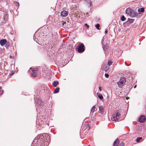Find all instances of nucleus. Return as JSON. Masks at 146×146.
Returning <instances> with one entry per match:
<instances>
[{"instance_id": "1", "label": "nucleus", "mask_w": 146, "mask_h": 146, "mask_svg": "<svg viewBox=\"0 0 146 146\" xmlns=\"http://www.w3.org/2000/svg\"><path fill=\"white\" fill-rule=\"evenodd\" d=\"M46 138V133H43L40 134L37 136L33 141L34 142H35L38 139V140L37 142H40L41 146H45V139Z\"/></svg>"}, {"instance_id": "41", "label": "nucleus", "mask_w": 146, "mask_h": 146, "mask_svg": "<svg viewBox=\"0 0 146 146\" xmlns=\"http://www.w3.org/2000/svg\"><path fill=\"white\" fill-rule=\"evenodd\" d=\"M129 98V97H126V99L127 100Z\"/></svg>"}, {"instance_id": "42", "label": "nucleus", "mask_w": 146, "mask_h": 146, "mask_svg": "<svg viewBox=\"0 0 146 146\" xmlns=\"http://www.w3.org/2000/svg\"><path fill=\"white\" fill-rule=\"evenodd\" d=\"M125 65H126V66H128V65H127V64H126V63H125Z\"/></svg>"}, {"instance_id": "11", "label": "nucleus", "mask_w": 146, "mask_h": 146, "mask_svg": "<svg viewBox=\"0 0 146 146\" xmlns=\"http://www.w3.org/2000/svg\"><path fill=\"white\" fill-rule=\"evenodd\" d=\"M119 143V140L118 139H117L113 143V146H117Z\"/></svg>"}, {"instance_id": "12", "label": "nucleus", "mask_w": 146, "mask_h": 146, "mask_svg": "<svg viewBox=\"0 0 146 146\" xmlns=\"http://www.w3.org/2000/svg\"><path fill=\"white\" fill-rule=\"evenodd\" d=\"M58 84V81H54L52 83V85L54 87H56L57 84Z\"/></svg>"}, {"instance_id": "27", "label": "nucleus", "mask_w": 146, "mask_h": 146, "mask_svg": "<svg viewBox=\"0 0 146 146\" xmlns=\"http://www.w3.org/2000/svg\"><path fill=\"white\" fill-rule=\"evenodd\" d=\"M43 42H42L43 44H42V43H41L40 44L43 46H44L46 44V42L45 41H44V40Z\"/></svg>"}, {"instance_id": "38", "label": "nucleus", "mask_w": 146, "mask_h": 146, "mask_svg": "<svg viewBox=\"0 0 146 146\" xmlns=\"http://www.w3.org/2000/svg\"><path fill=\"white\" fill-rule=\"evenodd\" d=\"M45 87L44 86L43 87H42V89L44 90L45 91Z\"/></svg>"}, {"instance_id": "22", "label": "nucleus", "mask_w": 146, "mask_h": 146, "mask_svg": "<svg viewBox=\"0 0 146 146\" xmlns=\"http://www.w3.org/2000/svg\"><path fill=\"white\" fill-rule=\"evenodd\" d=\"M7 17L8 16L7 15H4L3 16L4 20L5 21L7 20Z\"/></svg>"}, {"instance_id": "28", "label": "nucleus", "mask_w": 146, "mask_h": 146, "mask_svg": "<svg viewBox=\"0 0 146 146\" xmlns=\"http://www.w3.org/2000/svg\"><path fill=\"white\" fill-rule=\"evenodd\" d=\"M124 145V143L123 142H121L119 146H123Z\"/></svg>"}, {"instance_id": "14", "label": "nucleus", "mask_w": 146, "mask_h": 146, "mask_svg": "<svg viewBox=\"0 0 146 146\" xmlns=\"http://www.w3.org/2000/svg\"><path fill=\"white\" fill-rule=\"evenodd\" d=\"M97 94L98 98L100 100H102L103 98V97L101 94H99L98 93H97Z\"/></svg>"}, {"instance_id": "26", "label": "nucleus", "mask_w": 146, "mask_h": 146, "mask_svg": "<svg viewBox=\"0 0 146 146\" xmlns=\"http://www.w3.org/2000/svg\"><path fill=\"white\" fill-rule=\"evenodd\" d=\"M14 3L17 6H19V3L17 1H15L14 2Z\"/></svg>"}, {"instance_id": "45", "label": "nucleus", "mask_w": 146, "mask_h": 146, "mask_svg": "<svg viewBox=\"0 0 146 146\" xmlns=\"http://www.w3.org/2000/svg\"><path fill=\"white\" fill-rule=\"evenodd\" d=\"M34 37H35V38H36L35 35L34 36Z\"/></svg>"}, {"instance_id": "16", "label": "nucleus", "mask_w": 146, "mask_h": 146, "mask_svg": "<svg viewBox=\"0 0 146 146\" xmlns=\"http://www.w3.org/2000/svg\"><path fill=\"white\" fill-rule=\"evenodd\" d=\"M86 4L88 6H91V3L90 0H87Z\"/></svg>"}, {"instance_id": "25", "label": "nucleus", "mask_w": 146, "mask_h": 146, "mask_svg": "<svg viewBox=\"0 0 146 146\" xmlns=\"http://www.w3.org/2000/svg\"><path fill=\"white\" fill-rule=\"evenodd\" d=\"M100 25L99 24H97L95 25L96 27L98 30L100 29Z\"/></svg>"}, {"instance_id": "2", "label": "nucleus", "mask_w": 146, "mask_h": 146, "mask_svg": "<svg viewBox=\"0 0 146 146\" xmlns=\"http://www.w3.org/2000/svg\"><path fill=\"white\" fill-rule=\"evenodd\" d=\"M126 13L129 15L130 17L132 18L137 17L139 14L135 11L129 7L126 9L125 11Z\"/></svg>"}, {"instance_id": "17", "label": "nucleus", "mask_w": 146, "mask_h": 146, "mask_svg": "<svg viewBox=\"0 0 146 146\" xmlns=\"http://www.w3.org/2000/svg\"><path fill=\"white\" fill-rule=\"evenodd\" d=\"M42 77H45V76L46 75V73L45 72V70H42Z\"/></svg>"}, {"instance_id": "19", "label": "nucleus", "mask_w": 146, "mask_h": 146, "mask_svg": "<svg viewBox=\"0 0 146 146\" xmlns=\"http://www.w3.org/2000/svg\"><path fill=\"white\" fill-rule=\"evenodd\" d=\"M142 139V137H138L137 138L136 141L137 142H139L140 140Z\"/></svg>"}, {"instance_id": "44", "label": "nucleus", "mask_w": 146, "mask_h": 146, "mask_svg": "<svg viewBox=\"0 0 146 146\" xmlns=\"http://www.w3.org/2000/svg\"><path fill=\"white\" fill-rule=\"evenodd\" d=\"M46 90H48V89H47V88H46Z\"/></svg>"}, {"instance_id": "48", "label": "nucleus", "mask_w": 146, "mask_h": 146, "mask_svg": "<svg viewBox=\"0 0 146 146\" xmlns=\"http://www.w3.org/2000/svg\"><path fill=\"white\" fill-rule=\"evenodd\" d=\"M103 49L104 50V47H103Z\"/></svg>"}, {"instance_id": "36", "label": "nucleus", "mask_w": 146, "mask_h": 146, "mask_svg": "<svg viewBox=\"0 0 146 146\" xmlns=\"http://www.w3.org/2000/svg\"><path fill=\"white\" fill-rule=\"evenodd\" d=\"M105 34H106L107 33H108V30L107 29H106L105 31Z\"/></svg>"}, {"instance_id": "37", "label": "nucleus", "mask_w": 146, "mask_h": 146, "mask_svg": "<svg viewBox=\"0 0 146 146\" xmlns=\"http://www.w3.org/2000/svg\"><path fill=\"white\" fill-rule=\"evenodd\" d=\"M9 44H7L5 46L7 47V48H8L9 47Z\"/></svg>"}, {"instance_id": "20", "label": "nucleus", "mask_w": 146, "mask_h": 146, "mask_svg": "<svg viewBox=\"0 0 146 146\" xmlns=\"http://www.w3.org/2000/svg\"><path fill=\"white\" fill-rule=\"evenodd\" d=\"M126 19V18L124 16V15H123L121 16V20L122 21H124Z\"/></svg>"}, {"instance_id": "43", "label": "nucleus", "mask_w": 146, "mask_h": 146, "mask_svg": "<svg viewBox=\"0 0 146 146\" xmlns=\"http://www.w3.org/2000/svg\"><path fill=\"white\" fill-rule=\"evenodd\" d=\"M136 87V86H135L134 87V88H135Z\"/></svg>"}, {"instance_id": "24", "label": "nucleus", "mask_w": 146, "mask_h": 146, "mask_svg": "<svg viewBox=\"0 0 146 146\" xmlns=\"http://www.w3.org/2000/svg\"><path fill=\"white\" fill-rule=\"evenodd\" d=\"M47 139L48 138V140H47V141H48V145L49 144V142H50V136L47 134Z\"/></svg>"}, {"instance_id": "6", "label": "nucleus", "mask_w": 146, "mask_h": 146, "mask_svg": "<svg viewBox=\"0 0 146 146\" xmlns=\"http://www.w3.org/2000/svg\"><path fill=\"white\" fill-rule=\"evenodd\" d=\"M31 70L32 71L31 73V76L33 77H36L37 75L36 70H35L34 69L33 70L31 68H30V70H29L30 72H31Z\"/></svg>"}, {"instance_id": "47", "label": "nucleus", "mask_w": 146, "mask_h": 146, "mask_svg": "<svg viewBox=\"0 0 146 146\" xmlns=\"http://www.w3.org/2000/svg\"><path fill=\"white\" fill-rule=\"evenodd\" d=\"M34 39L35 40H35L34 39Z\"/></svg>"}, {"instance_id": "32", "label": "nucleus", "mask_w": 146, "mask_h": 146, "mask_svg": "<svg viewBox=\"0 0 146 146\" xmlns=\"http://www.w3.org/2000/svg\"><path fill=\"white\" fill-rule=\"evenodd\" d=\"M62 24L63 26H66V22H64V21H62Z\"/></svg>"}, {"instance_id": "10", "label": "nucleus", "mask_w": 146, "mask_h": 146, "mask_svg": "<svg viewBox=\"0 0 146 146\" xmlns=\"http://www.w3.org/2000/svg\"><path fill=\"white\" fill-rule=\"evenodd\" d=\"M135 20L133 19H131L129 18L128 19L127 21L126 22V23H129L130 24H131L133 23Z\"/></svg>"}, {"instance_id": "13", "label": "nucleus", "mask_w": 146, "mask_h": 146, "mask_svg": "<svg viewBox=\"0 0 146 146\" xmlns=\"http://www.w3.org/2000/svg\"><path fill=\"white\" fill-rule=\"evenodd\" d=\"M99 110L101 111V113L103 114L104 113V111L103 109V107L102 106H100L99 107Z\"/></svg>"}, {"instance_id": "23", "label": "nucleus", "mask_w": 146, "mask_h": 146, "mask_svg": "<svg viewBox=\"0 0 146 146\" xmlns=\"http://www.w3.org/2000/svg\"><path fill=\"white\" fill-rule=\"evenodd\" d=\"M95 106H94L92 108L91 110V112L92 113H93L95 111Z\"/></svg>"}, {"instance_id": "46", "label": "nucleus", "mask_w": 146, "mask_h": 146, "mask_svg": "<svg viewBox=\"0 0 146 146\" xmlns=\"http://www.w3.org/2000/svg\"><path fill=\"white\" fill-rule=\"evenodd\" d=\"M31 146H33V145H31Z\"/></svg>"}, {"instance_id": "49", "label": "nucleus", "mask_w": 146, "mask_h": 146, "mask_svg": "<svg viewBox=\"0 0 146 146\" xmlns=\"http://www.w3.org/2000/svg\"><path fill=\"white\" fill-rule=\"evenodd\" d=\"M46 146H47V144L46 143Z\"/></svg>"}, {"instance_id": "29", "label": "nucleus", "mask_w": 146, "mask_h": 146, "mask_svg": "<svg viewBox=\"0 0 146 146\" xmlns=\"http://www.w3.org/2000/svg\"><path fill=\"white\" fill-rule=\"evenodd\" d=\"M14 73V71L13 70L11 72V73H10L9 75V76H11V75H12Z\"/></svg>"}, {"instance_id": "33", "label": "nucleus", "mask_w": 146, "mask_h": 146, "mask_svg": "<svg viewBox=\"0 0 146 146\" xmlns=\"http://www.w3.org/2000/svg\"><path fill=\"white\" fill-rule=\"evenodd\" d=\"M105 77L106 78H108L109 76V75L108 74L106 73L105 74Z\"/></svg>"}, {"instance_id": "3", "label": "nucleus", "mask_w": 146, "mask_h": 146, "mask_svg": "<svg viewBox=\"0 0 146 146\" xmlns=\"http://www.w3.org/2000/svg\"><path fill=\"white\" fill-rule=\"evenodd\" d=\"M126 82V78H125L122 77L120 78L119 81L117 83L118 87L122 88Z\"/></svg>"}, {"instance_id": "21", "label": "nucleus", "mask_w": 146, "mask_h": 146, "mask_svg": "<svg viewBox=\"0 0 146 146\" xmlns=\"http://www.w3.org/2000/svg\"><path fill=\"white\" fill-rule=\"evenodd\" d=\"M59 88L58 87L56 88L54 91V93H58L59 90Z\"/></svg>"}, {"instance_id": "5", "label": "nucleus", "mask_w": 146, "mask_h": 146, "mask_svg": "<svg viewBox=\"0 0 146 146\" xmlns=\"http://www.w3.org/2000/svg\"><path fill=\"white\" fill-rule=\"evenodd\" d=\"M84 46L83 44H79L78 48V51L79 52L81 53L83 52L84 50Z\"/></svg>"}, {"instance_id": "4", "label": "nucleus", "mask_w": 146, "mask_h": 146, "mask_svg": "<svg viewBox=\"0 0 146 146\" xmlns=\"http://www.w3.org/2000/svg\"><path fill=\"white\" fill-rule=\"evenodd\" d=\"M120 116V115L119 112H116L112 115L111 119L113 121L118 120Z\"/></svg>"}, {"instance_id": "50", "label": "nucleus", "mask_w": 146, "mask_h": 146, "mask_svg": "<svg viewBox=\"0 0 146 146\" xmlns=\"http://www.w3.org/2000/svg\"><path fill=\"white\" fill-rule=\"evenodd\" d=\"M47 139L46 138V140Z\"/></svg>"}, {"instance_id": "40", "label": "nucleus", "mask_w": 146, "mask_h": 146, "mask_svg": "<svg viewBox=\"0 0 146 146\" xmlns=\"http://www.w3.org/2000/svg\"><path fill=\"white\" fill-rule=\"evenodd\" d=\"M10 57L11 58H13V56H12L11 55V56H10Z\"/></svg>"}, {"instance_id": "8", "label": "nucleus", "mask_w": 146, "mask_h": 146, "mask_svg": "<svg viewBox=\"0 0 146 146\" xmlns=\"http://www.w3.org/2000/svg\"><path fill=\"white\" fill-rule=\"evenodd\" d=\"M68 14V11H62L60 13V15L61 16L64 17H66Z\"/></svg>"}, {"instance_id": "34", "label": "nucleus", "mask_w": 146, "mask_h": 146, "mask_svg": "<svg viewBox=\"0 0 146 146\" xmlns=\"http://www.w3.org/2000/svg\"><path fill=\"white\" fill-rule=\"evenodd\" d=\"M85 25L87 27V28H88L89 27V26L87 24H85Z\"/></svg>"}, {"instance_id": "18", "label": "nucleus", "mask_w": 146, "mask_h": 146, "mask_svg": "<svg viewBox=\"0 0 146 146\" xmlns=\"http://www.w3.org/2000/svg\"><path fill=\"white\" fill-rule=\"evenodd\" d=\"M144 9L143 8H139L138 9V11L139 12H143L144 11Z\"/></svg>"}, {"instance_id": "15", "label": "nucleus", "mask_w": 146, "mask_h": 146, "mask_svg": "<svg viewBox=\"0 0 146 146\" xmlns=\"http://www.w3.org/2000/svg\"><path fill=\"white\" fill-rule=\"evenodd\" d=\"M42 102V101L40 99H38L37 100H36V103L37 105H40Z\"/></svg>"}, {"instance_id": "7", "label": "nucleus", "mask_w": 146, "mask_h": 146, "mask_svg": "<svg viewBox=\"0 0 146 146\" xmlns=\"http://www.w3.org/2000/svg\"><path fill=\"white\" fill-rule=\"evenodd\" d=\"M146 120V118L144 115H141L139 119V121L141 123L145 122Z\"/></svg>"}, {"instance_id": "9", "label": "nucleus", "mask_w": 146, "mask_h": 146, "mask_svg": "<svg viewBox=\"0 0 146 146\" xmlns=\"http://www.w3.org/2000/svg\"><path fill=\"white\" fill-rule=\"evenodd\" d=\"M7 42V41L5 39L0 40V44L2 46L4 45Z\"/></svg>"}, {"instance_id": "31", "label": "nucleus", "mask_w": 146, "mask_h": 146, "mask_svg": "<svg viewBox=\"0 0 146 146\" xmlns=\"http://www.w3.org/2000/svg\"><path fill=\"white\" fill-rule=\"evenodd\" d=\"M1 87L0 86V96L2 95L3 93V90L1 91Z\"/></svg>"}, {"instance_id": "39", "label": "nucleus", "mask_w": 146, "mask_h": 146, "mask_svg": "<svg viewBox=\"0 0 146 146\" xmlns=\"http://www.w3.org/2000/svg\"><path fill=\"white\" fill-rule=\"evenodd\" d=\"M105 69L106 70H108V68L107 67H106Z\"/></svg>"}, {"instance_id": "35", "label": "nucleus", "mask_w": 146, "mask_h": 146, "mask_svg": "<svg viewBox=\"0 0 146 146\" xmlns=\"http://www.w3.org/2000/svg\"><path fill=\"white\" fill-rule=\"evenodd\" d=\"M99 89L100 91H102V89L101 87H99Z\"/></svg>"}, {"instance_id": "30", "label": "nucleus", "mask_w": 146, "mask_h": 146, "mask_svg": "<svg viewBox=\"0 0 146 146\" xmlns=\"http://www.w3.org/2000/svg\"><path fill=\"white\" fill-rule=\"evenodd\" d=\"M112 62L109 61L108 62V66H110L112 64Z\"/></svg>"}]
</instances>
